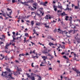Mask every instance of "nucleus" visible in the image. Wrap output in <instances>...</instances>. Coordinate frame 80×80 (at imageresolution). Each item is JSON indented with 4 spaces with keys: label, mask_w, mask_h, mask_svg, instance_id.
<instances>
[{
    "label": "nucleus",
    "mask_w": 80,
    "mask_h": 80,
    "mask_svg": "<svg viewBox=\"0 0 80 80\" xmlns=\"http://www.w3.org/2000/svg\"><path fill=\"white\" fill-rule=\"evenodd\" d=\"M31 76H30V75L29 74V73H26V74L27 75L28 78H31V80H35V76H34V75H35V76H36V74H34L33 73H31Z\"/></svg>",
    "instance_id": "f257e3e1"
},
{
    "label": "nucleus",
    "mask_w": 80,
    "mask_h": 80,
    "mask_svg": "<svg viewBox=\"0 0 80 80\" xmlns=\"http://www.w3.org/2000/svg\"><path fill=\"white\" fill-rule=\"evenodd\" d=\"M58 33H59H59H60L61 34H63V32H64L65 34H67V33H68V32L67 31V30L63 31V30L60 29V28L58 29Z\"/></svg>",
    "instance_id": "f03ea898"
},
{
    "label": "nucleus",
    "mask_w": 80,
    "mask_h": 80,
    "mask_svg": "<svg viewBox=\"0 0 80 80\" xmlns=\"http://www.w3.org/2000/svg\"><path fill=\"white\" fill-rule=\"evenodd\" d=\"M44 18L45 20H48V19L50 20V19H51L52 18H53L54 17L52 16L50 14H48V15H46V16L44 17Z\"/></svg>",
    "instance_id": "7ed1b4c3"
},
{
    "label": "nucleus",
    "mask_w": 80,
    "mask_h": 80,
    "mask_svg": "<svg viewBox=\"0 0 80 80\" xmlns=\"http://www.w3.org/2000/svg\"><path fill=\"white\" fill-rule=\"evenodd\" d=\"M30 0L31 1H27V2L26 1H25L24 2H22V1H20V3H21V4H24V3H30V2H31V3H33V2H34V1H33V0Z\"/></svg>",
    "instance_id": "20e7f679"
},
{
    "label": "nucleus",
    "mask_w": 80,
    "mask_h": 80,
    "mask_svg": "<svg viewBox=\"0 0 80 80\" xmlns=\"http://www.w3.org/2000/svg\"><path fill=\"white\" fill-rule=\"evenodd\" d=\"M72 69L73 71H75L77 74H80V71H79V70L77 69L75 67L73 68H72Z\"/></svg>",
    "instance_id": "39448f33"
},
{
    "label": "nucleus",
    "mask_w": 80,
    "mask_h": 80,
    "mask_svg": "<svg viewBox=\"0 0 80 80\" xmlns=\"http://www.w3.org/2000/svg\"><path fill=\"white\" fill-rule=\"evenodd\" d=\"M57 15L60 16V15H61V16H65V15H67V14L65 13V12H63L60 13V14L58 13H57Z\"/></svg>",
    "instance_id": "423d86ee"
},
{
    "label": "nucleus",
    "mask_w": 80,
    "mask_h": 80,
    "mask_svg": "<svg viewBox=\"0 0 80 80\" xmlns=\"http://www.w3.org/2000/svg\"><path fill=\"white\" fill-rule=\"evenodd\" d=\"M34 63L33 62L32 63L31 66L32 67H34L36 69L37 68H38V65H37L34 67V66L33 65Z\"/></svg>",
    "instance_id": "0eeeda50"
},
{
    "label": "nucleus",
    "mask_w": 80,
    "mask_h": 80,
    "mask_svg": "<svg viewBox=\"0 0 80 80\" xmlns=\"http://www.w3.org/2000/svg\"><path fill=\"white\" fill-rule=\"evenodd\" d=\"M62 58H64V59H66V61H69L70 62V60L68 59V57H67V56L66 55H64L62 56Z\"/></svg>",
    "instance_id": "6e6552de"
},
{
    "label": "nucleus",
    "mask_w": 80,
    "mask_h": 80,
    "mask_svg": "<svg viewBox=\"0 0 80 80\" xmlns=\"http://www.w3.org/2000/svg\"><path fill=\"white\" fill-rule=\"evenodd\" d=\"M6 68V70H7L6 71L8 73H12V72H11L12 70H10V68Z\"/></svg>",
    "instance_id": "1a4fd4ad"
},
{
    "label": "nucleus",
    "mask_w": 80,
    "mask_h": 80,
    "mask_svg": "<svg viewBox=\"0 0 80 80\" xmlns=\"http://www.w3.org/2000/svg\"><path fill=\"white\" fill-rule=\"evenodd\" d=\"M53 8L54 9V10L55 12H57V8H58L57 7V6H55V5H54L53 6Z\"/></svg>",
    "instance_id": "9d476101"
},
{
    "label": "nucleus",
    "mask_w": 80,
    "mask_h": 80,
    "mask_svg": "<svg viewBox=\"0 0 80 80\" xmlns=\"http://www.w3.org/2000/svg\"><path fill=\"white\" fill-rule=\"evenodd\" d=\"M43 10V8L42 7L40 8L39 9H38V10L39 12H40L41 14H42L43 13V12H42V10Z\"/></svg>",
    "instance_id": "9b49d317"
},
{
    "label": "nucleus",
    "mask_w": 80,
    "mask_h": 80,
    "mask_svg": "<svg viewBox=\"0 0 80 80\" xmlns=\"http://www.w3.org/2000/svg\"><path fill=\"white\" fill-rule=\"evenodd\" d=\"M17 71H18V72H22V68H20L19 69V68H18V67L17 66Z\"/></svg>",
    "instance_id": "f8f14e48"
},
{
    "label": "nucleus",
    "mask_w": 80,
    "mask_h": 80,
    "mask_svg": "<svg viewBox=\"0 0 80 80\" xmlns=\"http://www.w3.org/2000/svg\"><path fill=\"white\" fill-rule=\"evenodd\" d=\"M36 51L35 49L33 51H32V50H31L30 51V52H29V53H30V54H32V53H34V55H35V54Z\"/></svg>",
    "instance_id": "ddd939ff"
},
{
    "label": "nucleus",
    "mask_w": 80,
    "mask_h": 80,
    "mask_svg": "<svg viewBox=\"0 0 80 80\" xmlns=\"http://www.w3.org/2000/svg\"><path fill=\"white\" fill-rule=\"evenodd\" d=\"M3 73H4L5 75V74H8V72H7V71H5L4 72L3 71L2 72V73L1 74V76H3Z\"/></svg>",
    "instance_id": "4468645a"
},
{
    "label": "nucleus",
    "mask_w": 80,
    "mask_h": 80,
    "mask_svg": "<svg viewBox=\"0 0 80 80\" xmlns=\"http://www.w3.org/2000/svg\"><path fill=\"white\" fill-rule=\"evenodd\" d=\"M47 22H46L44 24V25H45V27H46L47 28H50V27L49 26V25L47 26Z\"/></svg>",
    "instance_id": "2eb2a0df"
},
{
    "label": "nucleus",
    "mask_w": 80,
    "mask_h": 80,
    "mask_svg": "<svg viewBox=\"0 0 80 80\" xmlns=\"http://www.w3.org/2000/svg\"><path fill=\"white\" fill-rule=\"evenodd\" d=\"M32 58H38V56H35L33 55H32Z\"/></svg>",
    "instance_id": "dca6fc26"
},
{
    "label": "nucleus",
    "mask_w": 80,
    "mask_h": 80,
    "mask_svg": "<svg viewBox=\"0 0 80 80\" xmlns=\"http://www.w3.org/2000/svg\"><path fill=\"white\" fill-rule=\"evenodd\" d=\"M68 18H69V17H68V16H66L65 18V20L66 21H68V20H69Z\"/></svg>",
    "instance_id": "f3484780"
},
{
    "label": "nucleus",
    "mask_w": 80,
    "mask_h": 80,
    "mask_svg": "<svg viewBox=\"0 0 80 80\" xmlns=\"http://www.w3.org/2000/svg\"><path fill=\"white\" fill-rule=\"evenodd\" d=\"M36 76L38 77L39 78H38V79H37V80H42V77H41L40 76H39V75H36Z\"/></svg>",
    "instance_id": "a211bd4d"
},
{
    "label": "nucleus",
    "mask_w": 80,
    "mask_h": 80,
    "mask_svg": "<svg viewBox=\"0 0 80 80\" xmlns=\"http://www.w3.org/2000/svg\"><path fill=\"white\" fill-rule=\"evenodd\" d=\"M8 74H3V75L2 76V77H5V78H8V76H7V75Z\"/></svg>",
    "instance_id": "6ab92c4d"
},
{
    "label": "nucleus",
    "mask_w": 80,
    "mask_h": 80,
    "mask_svg": "<svg viewBox=\"0 0 80 80\" xmlns=\"http://www.w3.org/2000/svg\"><path fill=\"white\" fill-rule=\"evenodd\" d=\"M6 15L8 17V18H12V16H10V15H9L7 13V11H6Z\"/></svg>",
    "instance_id": "aec40b11"
},
{
    "label": "nucleus",
    "mask_w": 80,
    "mask_h": 80,
    "mask_svg": "<svg viewBox=\"0 0 80 80\" xmlns=\"http://www.w3.org/2000/svg\"><path fill=\"white\" fill-rule=\"evenodd\" d=\"M58 8H60V9H61V10H62V6H61V5H59V4L58 5Z\"/></svg>",
    "instance_id": "412c9836"
},
{
    "label": "nucleus",
    "mask_w": 80,
    "mask_h": 80,
    "mask_svg": "<svg viewBox=\"0 0 80 80\" xmlns=\"http://www.w3.org/2000/svg\"><path fill=\"white\" fill-rule=\"evenodd\" d=\"M19 56L21 58V57H21V56H25V54H24V53H22V54H19Z\"/></svg>",
    "instance_id": "4be33fe9"
},
{
    "label": "nucleus",
    "mask_w": 80,
    "mask_h": 80,
    "mask_svg": "<svg viewBox=\"0 0 80 80\" xmlns=\"http://www.w3.org/2000/svg\"><path fill=\"white\" fill-rule=\"evenodd\" d=\"M80 7V5H78L77 6H75L74 7V9H78V7Z\"/></svg>",
    "instance_id": "5701e85b"
},
{
    "label": "nucleus",
    "mask_w": 80,
    "mask_h": 80,
    "mask_svg": "<svg viewBox=\"0 0 80 80\" xmlns=\"http://www.w3.org/2000/svg\"><path fill=\"white\" fill-rule=\"evenodd\" d=\"M42 53H43V54H45V55H47V54L48 53V52L47 51H46L44 52H42Z\"/></svg>",
    "instance_id": "b1692460"
},
{
    "label": "nucleus",
    "mask_w": 80,
    "mask_h": 80,
    "mask_svg": "<svg viewBox=\"0 0 80 80\" xmlns=\"http://www.w3.org/2000/svg\"><path fill=\"white\" fill-rule=\"evenodd\" d=\"M20 17H21V16H19V18H18V19H19V20H18L17 21V22H18V23H20V19H21V18H20Z\"/></svg>",
    "instance_id": "393cba45"
},
{
    "label": "nucleus",
    "mask_w": 80,
    "mask_h": 80,
    "mask_svg": "<svg viewBox=\"0 0 80 80\" xmlns=\"http://www.w3.org/2000/svg\"><path fill=\"white\" fill-rule=\"evenodd\" d=\"M66 52L67 53L68 52L67 51H65L64 52H62L61 53V55H64V54H65H65H66L65 52Z\"/></svg>",
    "instance_id": "a878e982"
},
{
    "label": "nucleus",
    "mask_w": 80,
    "mask_h": 80,
    "mask_svg": "<svg viewBox=\"0 0 80 80\" xmlns=\"http://www.w3.org/2000/svg\"><path fill=\"white\" fill-rule=\"evenodd\" d=\"M13 73V75H16V77H18V76L17 75H18V73L16 74V72H15L14 71H12Z\"/></svg>",
    "instance_id": "bb28decb"
},
{
    "label": "nucleus",
    "mask_w": 80,
    "mask_h": 80,
    "mask_svg": "<svg viewBox=\"0 0 80 80\" xmlns=\"http://www.w3.org/2000/svg\"><path fill=\"white\" fill-rule=\"evenodd\" d=\"M41 24V22H39L38 23H36V26H40V24Z\"/></svg>",
    "instance_id": "cd10ccee"
},
{
    "label": "nucleus",
    "mask_w": 80,
    "mask_h": 80,
    "mask_svg": "<svg viewBox=\"0 0 80 80\" xmlns=\"http://www.w3.org/2000/svg\"><path fill=\"white\" fill-rule=\"evenodd\" d=\"M28 36H29V35H28V34L26 32V33H25V34H24V36H25V37H28Z\"/></svg>",
    "instance_id": "c85d7f7f"
},
{
    "label": "nucleus",
    "mask_w": 80,
    "mask_h": 80,
    "mask_svg": "<svg viewBox=\"0 0 80 80\" xmlns=\"http://www.w3.org/2000/svg\"><path fill=\"white\" fill-rule=\"evenodd\" d=\"M33 5H34L35 6H38V4L36 2L32 4Z\"/></svg>",
    "instance_id": "c756f323"
},
{
    "label": "nucleus",
    "mask_w": 80,
    "mask_h": 80,
    "mask_svg": "<svg viewBox=\"0 0 80 80\" xmlns=\"http://www.w3.org/2000/svg\"><path fill=\"white\" fill-rule=\"evenodd\" d=\"M57 32H58V31H57V28H56L55 30L53 31V32L54 33H56Z\"/></svg>",
    "instance_id": "7c9ffc66"
},
{
    "label": "nucleus",
    "mask_w": 80,
    "mask_h": 80,
    "mask_svg": "<svg viewBox=\"0 0 80 80\" xmlns=\"http://www.w3.org/2000/svg\"><path fill=\"white\" fill-rule=\"evenodd\" d=\"M72 58L74 60H76L77 62H79V61H80V60L79 59L77 60V58Z\"/></svg>",
    "instance_id": "2f4dec72"
},
{
    "label": "nucleus",
    "mask_w": 80,
    "mask_h": 80,
    "mask_svg": "<svg viewBox=\"0 0 80 80\" xmlns=\"http://www.w3.org/2000/svg\"><path fill=\"white\" fill-rule=\"evenodd\" d=\"M42 58L43 59L44 61H45V60H46V58L45 57V56H42Z\"/></svg>",
    "instance_id": "473e14b6"
},
{
    "label": "nucleus",
    "mask_w": 80,
    "mask_h": 80,
    "mask_svg": "<svg viewBox=\"0 0 80 80\" xmlns=\"http://www.w3.org/2000/svg\"><path fill=\"white\" fill-rule=\"evenodd\" d=\"M0 40H2V42H5V38L3 39V38H1L0 37Z\"/></svg>",
    "instance_id": "72a5a7b5"
},
{
    "label": "nucleus",
    "mask_w": 80,
    "mask_h": 80,
    "mask_svg": "<svg viewBox=\"0 0 80 80\" xmlns=\"http://www.w3.org/2000/svg\"><path fill=\"white\" fill-rule=\"evenodd\" d=\"M67 30H68V32H69V33H72L73 32V30L72 29H71L70 31H68V29H67Z\"/></svg>",
    "instance_id": "f704fd0d"
},
{
    "label": "nucleus",
    "mask_w": 80,
    "mask_h": 80,
    "mask_svg": "<svg viewBox=\"0 0 80 80\" xmlns=\"http://www.w3.org/2000/svg\"><path fill=\"white\" fill-rule=\"evenodd\" d=\"M31 25H34V21H32L31 22Z\"/></svg>",
    "instance_id": "c9c22d12"
},
{
    "label": "nucleus",
    "mask_w": 80,
    "mask_h": 80,
    "mask_svg": "<svg viewBox=\"0 0 80 80\" xmlns=\"http://www.w3.org/2000/svg\"><path fill=\"white\" fill-rule=\"evenodd\" d=\"M6 44L5 47H8L9 46H10L8 44V42L7 43H6Z\"/></svg>",
    "instance_id": "e433bc0d"
},
{
    "label": "nucleus",
    "mask_w": 80,
    "mask_h": 80,
    "mask_svg": "<svg viewBox=\"0 0 80 80\" xmlns=\"http://www.w3.org/2000/svg\"><path fill=\"white\" fill-rule=\"evenodd\" d=\"M25 55L26 56H27V55H30V54H29V53L28 52H26L25 54Z\"/></svg>",
    "instance_id": "4c0bfd02"
},
{
    "label": "nucleus",
    "mask_w": 80,
    "mask_h": 80,
    "mask_svg": "<svg viewBox=\"0 0 80 80\" xmlns=\"http://www.w3.org/2000/svg\"><path fill=\"white\" fill-rule=\"evenodd\" d=\"M1 37H2V38L3 39H5V36L3 34L1 36Z\"/></svg>",
    "instance_id": "58836bf2"
},
{
    "label": "nucleus",
    "mask_w": 80,
    "mask_h": 80,
    "mask_svg": "<svg viewBox=\"0 0 80 80\" xmlns=\"http://www.w3.org/2000/svg\"><path fill=\"white\" fill-rule=\"evenodd\" d=\"M73 55L74 56V58H76V57H78L77 56V54H76V53H74V54H73Z\"/></svg>",
    "instance_id": "ea45409f"
},
{
    "label": "nucleus",
    "mask_w": 80,
    "mask_h": 80,
    "mask_svg": "<svg viewBox=\"0 0 80 80\" xmlns=\"http://www.w3.org/2000/svg\"><path fill=\"white\" fill-rule=\"evenodd\" d=\"M7 11H11V10H12V9L9 8H7Z\"/></svg>",
    "instance_id": "a19ab883"
},
{
    "label": "nucleus",
    "mask_w": 80,
    "mask_h": 80,
    "mask_svg": "<svg viewBox=\"0 0 80 80\" xmlns=\"http://www.w3.org/2000/svg\"><path fill=\"white\" fill-rule=\"evenodd\" d=\"M12 75H11L10 74V73H9L8 74V77H9L10 78L11 76H12Z\"/></svg>",
    "instance_id": "79ce46f5"
},
{
    "label": "nucleus",
    "mask_w": 80,
    "mask_h": 80,
    "mask_svg": "<svg viewBox=\"0 0 80 80\" xmlns=\"http://www.w3.org/2000/svg\"><path fill=\"white\" fill-rule=\"evenodd\" d=\"M10 78V79H15V78L12 77V76H11L10 78Z\"/></svg>",
    "instance_id": "37998d69"
},
{
    "label": "nucleus",
    "mask_w": 80,
    "mask_h": 80,
    "mask_svg": "<svg viewBox=\"0 0 80 80\" xmlns=\"http://www.w3.org/2000/svg\"><path fill=\"white\" fill-rule=\"evenodd\" d=\"M48 49H47V48H45V49H44V51H42V52H45L46 51H47Z\"/></svg>",
    "instance_id": "c03bdc74"
},
{
    "label": "nucleus",
    "mask_w": 80,
    "mask_h": 80,
    "mask_svg": "<svg viewBox=\"0 0 80 80\" xmlns=\"http://www.w3.org/2000/svg\"><path fill=\"white\" fill-rule=\"evenodd\" d=\"M67 10L68 11H71L72 8H67Z\"/></svg>",
    "instance_id": "a18cd8bd"
},
{
    "label": "nucleus",
    "mask_w": 80,
    "mask_h": 80,
    "mask_svg": "<svg viewBox=\"0 0 80 80\" xmlns=\"http://www.w3.org/2000/svg\"><path fill=\"white\" fill-rule=\"evenodd\" d=\"M30 42L31 43H32V46H33V45H35V43L34 42H33L31 41Z\"/></svg>",
    "instance_id": "49530a36"
},
{
    "label": "nucleus",
    "mask_w": 80,
    "mask_h": 80,
    "mask_svg": "<svg viewBox=\"0 0 80 80\" xmlns=\"http://www.w3.org/2000/svg\"><path fill=\"white\" fill-rule=\"evenodd\" d=\"M24 4H22V5H25L26 6H29L28 4H27V3H24Z\"/></svg>",
    "instance_id": "de8ad7c7"
},
{
    "label": "nucleus",
    "mask_w": 80,
    "mask_h": 80,
    "mask_svg": "<svg viewBox=\"0 0 80 80\" xmlns=\"http://www.w3.org/2000/svg\"><path fill=\"white\" fill-rule=\"evenodd\" d=\"M43 6L44 7H47V4L44 2L43 3Z\"/></svg>",
    "instance_id": "09e8293b"
},
{
    "label": "nucleus",
    "mask_w": 80,
    "mask_h": 80,
    "mask_svg": "<svg viewBox=\"0 0 80 80\" xmlns=\"http://www.w3.org/2000/svg\"><path fill=\"white\" fill-rule=\"evenodd\" d=\"M69 17L70 18L68 19V20H72V18H73L72 17V16H70Z\"/></svg>",
    "instance_id": "8fccbe9b"
},
{
    "label": "nucleus",
    "mask_w": 80,
    "mask_h": 80,
    "mask_svg": "<svg viewBox=\"0 0 80 80\" xmlns=\"http://www.w3.org/2000/svg\"><path fill=\"white\" fill-rule=\"evenodd\" d=\"M21 19L22 18V19H25V18H25V17H24L23 16H21Z\"/></svg>",
    "instance_id": "3c124183"
},
{
    "label": "nucleus",
    "mask_w": 80,
    "mask_h": 80,
    "mask_svg": "<svg viewBox=\"0 0 80 80\" xmlns=\"http://www.w3.org/2000/svg\"><path fill=\"white\" fill-rule=\"evenodd\" d=\"M2 15H3V17H6V14L5 13H2Z\"/></svg>",
    "instance_id": "603ef678"
},
{
    "label": "nucleus",
    "mask_w": 80,
    "mask_h": 80,
    "mask_svg": "<svg viewBox=\"0 0 80 80\" xmlns=\"http://www.w3.org/2000/svg\"><path fill=\"white\" fill-rule=\"evenodd\" d=\"M36 15L38 16H40V14H38V12H36Z\"/></svg>",
    "instance_id": "864d4df0"
},
{
    "label": "nucleus",
    "mask_w": 80,
    "mask_h": 80,
    "mask_svg": "<svg viewBox=\"0 0 80 80\" xmlns=\"http://www.w3.org/2000/svg\"><path fill=\"white\" fill-rule=\"evenodd\" d=\"M52 42H49V43H48V45H49V46H52Z\"/></svg>",
    "instance_id": "5fc2aeb1"
},
{
    "label": "nucleus",
    "mask_w": 80,
    "mask_h": 80,
    "mask_svg": "<svg viewBox=\"0 0 80 80\" xmlns=\"http://www.w3.org/2000/svg\"><path fill=\"white\" fill-rule=\"evenodd\" d=\"M37 6H33V7L34 8V9H35V10H36L37 9Z\"/></svg>",
    "instance_id": "6e6d98bb"
},
{
    "label": "nucleus",
    "mask_w": 80,
    "mask_h": 80,
    "mask_svg": "<svg viewBox=\"0 0 80 80\" xmlns=\"http://www.w3.org/2000/svg\"><path fill=\"white\" fill-rule=\"evenodd\" d=\"M31 11H34V10H35V9L33 8L32 7H31Z\"/></svg>",
    "instance_id": "4d7b16f0"
},
{
    "label": "nucleus",
    "mask_w": 80,
    "mask_h": 80,
    "mask_svg": "<svg viewBox=\"0 0 80 80\" xmlns=\"http://www.w3.org/2000/svg\"><path fill=\"white\" fill-rule=\"evenodd\" d=\"M52 67H49L48 68V70H52Z\"/></svg>",
    "instance_id": "13d9d810"
},
{
    "label": "nucleus",
    "mask_w": 80,
    "mask_h": 80,
    "mask_svg": "<svg viewBox=\"0 0 80 80\" xmlns=\"http://www.w3.org/2000/svg\"><path fill=\"white\" fill-rule=\"evenodd\" d=\"M58 44H59V46H58V48H60V47H61V44H59V43H58Z\"/></svg>",
    "instance_id": "bf43d9fd"
},
{
    "label": "nucleus",
    "mask_w": 80,
    "mask_h": 80,
    "mask_svg": "<svg viewBox=\"0 0 80 80\" xmlns=\"http://www.w3.org/2000/svg\"><path fill=\"white\" fill-rule=\"evenodd\" d=\"M69 21H70V23H69V24H72V20H68Z\"/></svg>",
    "instance_id": "052dcab7"
},
{
    "label": "nucleus",
    "mask_w": 80,
    "mask_h": 80,
    "mask_svg": "<svg viewBox=\"0 0 80 80\" xmlns=\"http://www.w3.org/2000/svg\"><path fill=\"white\" fill-rule=\"evenodd\" d=\"M59 66L60 67V68H62V65L60 64V63L59 64Z\"/></svg>",
    "instance_id": "680f3d73"
},
{
    "label": "nucleus",
    "mask_w": 80,
    "mask_h": 80,
    "mask_svg": "<svg viewBox=\"0 0 80 80\" xmlns=\"http://www.w3.org/2000/svg\"><path fill=\"white\" fill-rule=\"evenodd\" d=\"M48 56H52V55L50 54V52H48V55H47Z\"/></svg>",
    "instance_id": "e2e57ef3"
},
{
    "label": "nucleus",
    "mask_w": 80,
    "mask_h": 80,
    "mask_svg": "<svg viewBox=\"0 0 80 80\" xmlns=\"http://www.w3.org/2000/svg\"><path fill=\"white\" fill-rule=\"evenodd\" d=\"M12 3H15V0H12Z\"/></svg>",
    "instance_id": "0e129e2a"
},
{
    "label": "nucleus",
    "mask_w": 80,
    "mask_h": 80,
    "mask_svg": "<svg viewBox=\"0 0 80 80\" xmlns=\"http://www.w3.org/2000/svg\"><path fill=\"white\" fill-rule=\"evenodd\" d=\"M29 40H32V36H30L29 37Z\"/></svg>",
    "instance_id": "69168bd1"
},
{
    "label": "nucleus",
    "mask_w": 80,
    "mask_h": 80,
    "mask_svg": "<svg viewBox=\"0 0 80 80\" xmlns=\"http://www.w3.org/2000/svg\"><path fill=\"white\" fill-rule=\"evenodd\" d=\"M18 32H17L16 33V36H18Z\"/></svg>",
    "instance_id": "338daca9"
},
{
    "label": "nucleus",
    "mask_w": 80,
    "mask_h": 80,
    "mask_svg": "<svg viewBox=\"0 0 80 80\" xmlns=\"http://www.w3.org/2000/svg\"><path fill=\"white\" fill-rule=\"evenodd\" d=\"M21 21L22 23H24V22H25L24 20H23V19H21Z\"/></svg>",
    "instance_id": "774afa93"
}]
</instances>
